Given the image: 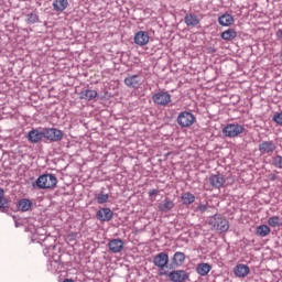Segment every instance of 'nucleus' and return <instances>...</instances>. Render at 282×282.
<instances>
[{"label": "nucleus", "mask_w": 282, "mask_h": 282, "mask_svg": "<svg viewBox=\"0 0 282 282\" xmlns=\"http://www.w3.org/2000/svg\"><path fill=\"white\" fill-rule=\"evenodd\" d=\"M208 182L213 188H221V186L226 184V177H224L221 174H212Z\"/></svg>", "instance_id": "obj_15"}, {"label": "nucleus", "mask_w": 282, "mask_h": 282, "mask_svg": "<svg viewBox=\"0 0 282 282\" xmlns=\"http://www.w3.org/2000/svg\"><path fill=\"white\" fill-rule=\"evenodd\" d=\"M243 131H246V128L239 123H228L223 129V133L226 138H237V135H241Z\"/></svg>", "instance_id": "obj_6"}, {"label": "nucleus", "mask_w": 282, "mask_h": 282, "mask_svg": "<svg viewBox=\"0 0 282 282\" xmlns=\"http://www.w3.org/2000/svg\"><path fill=\"white\" fill-rule=\"evenodd\" d=\"M0 208H10V202L6 198V191L0 187Z\"/></svg>", "instance_id": "obj_29"}, {"label": "nucleus", "mask_w": 282, "mask_h": 282, "mask_svg": "<svg viewBox=\"0 0 282 282\" xmlns=\"http://www.w3.org/2000/svg\"><path fill=\"white\" fill-rule=\"evenodd\" d=\"M95 199L97 204H107V202H109V194L100 192L99 194H96Z\"/></svg>", "instance_id": "obj_31"}, {"label": "nucleus", "mask_w": 282, "mask_h": 282, "mask_svg": "<svg viewBox=\"0 0 282 282\" xmlns=\"http://www.w3.org/2000/svg\"><path fill=\"white\" fill-rule=\"evenodd\" d=\"M186 261V254L182 251H176L172 258L171 265L174 268H180V265H184Z\"/></svg>", "instance_id": "obj_19"}, {"label": "nucleus", "mask_w": 282, "mask_h": 282, "mask_svg": "<svg viewBox=\"0 0 282 282\" xmlns=\"http://www.w3.org/2000/svg\"><path fill=\"white\" fill-rule=\"evenodd\" d=\"M52 7L55 12H65V10H67V8L69 7V1L68 0H53Z\"/></svg>", "instance_id": "obj_21"}, {"label": "nucleus", "mask_w": 282, "mask_h": 282, "mask_svg": "<svg viewBox=\"0 0 282 282\" xmlns=\"http://www.w3.org/2000/svg\"><path fill=\"white\" fill-rule=\"evenodd\" d=\"M98 96V93L96 90L91 89H84L80 91V98L82 100H94Z\"/></svg>", "instance_id": "obj_26"}, {"label": "nucleus", "mask_w": 282, "mask_h": 282, "mask_svg": "<svg viewBox=\"0 0 282 282\" xmlns=\"http://www.w3.org/2000/svg\"><path fill=\"white\" fill-rule=\"evenodd\" d=\"M149 32L147 31H139L134 34L133 41L135 45H139V47H144L149 43Z\"/></svg>", "instance_id": "obj_13"}, {"label": "nucleus", "mask_w": 282, "mask_h": 282, "mask_svg": "<svg viewBox=\"0 0 282 282\" xmlns=\"http://www.w3.org/2000/svg\"><path fill=\"white\" fill-rule=\"evenodd\" d=\"M26 23L28 25H34V23H41V19L36 13H28L26 14Z\"/></svg>", "instance_id": "obj_30"}, {"label": "nucleus", "mask_w": 282, "mask_h": 282, "mask_svg": "<svg viewBox=\"0 0 282 282\" xmlns=\"http://www.w3.org/2000/svg\"><path fill=\"white\" fill-rule=\"evenodd\" d=\"M271 164H272V166H274L275 169H282V156L279 155V154L272 156Z\"/></svg>", "instance_id": "obj_32"}, {"label": "nucleus", "mask_w": 282, "mask_h": 282, "mask_svg": "<svg viewBox=\"0 0 282 282\" xmlns=\"http://www.w3.org/2000/svg\"><path fill=\"white\" fill-rule=\"evenodd\" d=\"M44 138L50 140V142H61L63 140V131L56 128H45Z\"/></svg>", "instance_id": "obj_8"}, {"label": "nucleus", "mask_w": 282, "mask_h": 282, "mask_svg": "<svg viewBox=\"0 0 282 282\" xmlns=\"http://www.w3.org/2000/svg\"><path fill=\"white\" fill-rule=\"evenodd\" d=\"M269 226L271 228H281L282 226V217L281 216H272L268 219Z\"/></svg>", "instance_id": "obj_27"}, {"label": "nucleus", "mask_w": 282, "mask_h": 282, "mask_svg": "<svg viewBox=\"0 0 282 282\" xmlns=\"http://www.w3.org/2000/svg\"><path fill=\"white\" fill-rule=\"evenodd\" d=\"M218 23L223 28H230L235 23V17L230 13H224L218 18Z\"/></svg>", "instance_id": "obj_18"}, {"label": "nucleus", "mask_w": 282, "mask_h": 282, "mask_svg": "<svg viewBox=\"0 0 282 282\" xmlns=\"http://www.w3.org/2000/svg\"><path fill=\"white\" fill-rule=\"evenodd\" d=\"M158 193H159L158 189H150V191L148 192V195H149V197H153V195H156Z\"/></svg>", "instance_id": "obj_35"}, {"label": "nucleus", "mask_w": 282, "mask_h": 282, "mask_svg": "<svg viewBox=\"0 0 282 282\" xmlns=\"http://www.w3.org/2000/svg\"><path fill=\"white\" fill-rule=\"evenodd\" d=\"M155 268H159V275L164 276L163 272H167L165 268H169V253L160 252L153 258Z\"/></svg>", "instance_id": "obj_4"}, {"label": "nucleus", "mask_w": 282, "mask_h": 282, "mask_svg": "<svg viewBox=\"0 0 282 282\" xmlns=\"http://www.w3.org/2000/svg\"><path fill=\"white\" fill-rule=\"evenodd\" d=\"M26 138L32 144H39V142L45 138V130L32 129L29 131Z\"/></svg>", "instance_id": "obj_12"}, {"label": "nucleus", "mask_w": 282, "mask_h": 282, "mask_svg": "<svg viewBox=\"0 0 282 282\" xmlns=\"http://www.w3.org/2000/svg\"><path fill=\"white\" fill-rule=\"evenodd\" d=\"M173 208H175V203H173V200H171L169 197H166L158 205V209L161 213H169L170 210H173Z\"/></svg>", "instance_id": "obj_20"}, {"label": "nucleus", "mask_w": 282, "mask_h": 282, "mask_svg": "<svg viewBox=\"0 0 282 282\" xmlns=\"http://www.w3.org/2000/svg\"><path fill=\"white\" fill-rule=\"evenodd\" d=\"M210 270H213V267L206 262L198 263L196 267V272L199 276H207Z\"/></svg>", "instance_id": "obj_22"}, {"label": "nucleus", "mask_w": 282, "mask_h": 282, "mask_svg": "<svg viewBox=\"0 0 282 282\" xmlns=\"http://www.w3.org/2000/svg\"><path fill=\"white\" fill-rule=\"evenodd\" d=\"M172 96L166 90H160L152 95V102L158 107H166L171 102Z\"/></svg>", "instance_id": "obj_7"}, {"label": "nucleus", "mask_w": 282, "mask_h": 282, "mask_svg": "<svg viewBox=\"0 0 282 282\" xmlns=\"http://www.w3.org/2000/svg\"><path fill=\"white\" fill-rule=\"evenodd\" d=\"M209 226H212L213 230H217V232H228L230 228V223L226 217L221 216V214H215L209 218Z\"/></svg>", "instance_id": "obj_1"}, {"label": "nucleus", "mask_w": 282, "mask_h": 282, "mask_svg": "<svg viewBox=\"0 0 282 282\" xmlns=\"http://www.w3.org/2000/svg\"><path fill=\"white\" fill-rule=\"evenodd\" d=\"M196 210L197 213H206V210H208V205L207 204H199L197 207H196Z\"/></svg>", "instance_id": "obj_34"}, {"label": "nucleus", "mask_w": 282, "mask_h": 282, "mask_svg": "<svg viewBox=\"0 0 282 282\" xmlns=\"http://www.w3.org/2000/svg\"><path fill=\"white\" fill-rule=\"evenodd\" d=\"M261 155H272L276 151V144L274 141H262L258 147Z\"/></svg>", "instance_id": "obj_10"}, {"label": "nucleus", "mask_w": 282, "mask_h": 282, "mask_svg": "<svg viewBox=\"0 0 282 282\" xmlns=\"http://www.w3.org/2000/svg\"><path fill=\"white\" fill-rule=\"evenodd\" d=\"M124 86L130 89H140L142 87V76L140 75H128L123 79Z\"/></svg>", "instance_id": "obj_9"}, {"label": "nucleus", "mask_w": 282, "mask_h": 282, "mask_svg": "<svg viewBox=\"0 0 282 282\" xmlns=\"http://www.w3.org/2000/svg\"><path fill=\"white\" fill-rule=\"evenodd\" d=\"M276 180V176H272V181Z\"/></svg>", "instance_id": "obj_37"}, {"label": "nucleus", "mask_w": 282, "mask_h": 282, "mask_svg": "<svg viewBox=\"0 0 282 282\" xmlns=\"http://www.w3.org/2000/svg\"><path fill=\"white\" fill-rule=\"evenodd\" d=\"M181 199L184 206H191V204H195V195L191 192L183 193Z\"/></svg>", "instance_id": "obj_25"}, {"label": "nucleus", "mask_w": 282, "mask_h": 282, "mask_svg": "<svg viewBox=\"0 0 282 282\" xmlns=\"http://www.w3.org/2000/svg\"><path fill=\"white\" fill-rule=\"evenodd\" d=\"M273 121H275L276 124H279L280 127H282V111L281 112H276L273 116Z\"/></svg>", "instance_id": "obj_33"}, {"label": "nucleus", "mask_w": 282, "mask_h": 282, "mask_svg": "<svg viewBox=\"0 0 282 282\" xmlns=\"http://www.w3.org/2000/svg\"><path fill=\"white\" fill-rule=\"evenodd\" d=\"M220 39L223 41H234V39H237V31L235 29H228L220 34Z\"/></svg>", "instance_id": "obj_24"}, {"label": "nucleus", "mask_w": 282, "mask_h": 282, "mask_svg": "<svg viewBox=\"0 0 282 282\" xmlns=\"http://www.w3.org/2000/svg\"><path fill=\"white\" fill-rule=\"evenodd\" d=\"M17 206L18 210H20L21 213H28V210L32 208V200L28 198H22L18 202Z\"/></svg>", "instance_id": "obj_23"}, {"label": "nucleus", "mask_w": 282, "mask_h": 282, "mask_svg": "<svg viewBox=\"0 0 282 282\" xmlns=\"http://www.w3.org/2000/svg\"><path fill=\"white\" fill-rule=\"evenodd\" d=\"M58 178L55 174H42L35 181V186L40 189L56 188Z\"/></svg>", "instance_id": "obj_2"}, {"label": "nucleus", "mask_w": 282, "mask_h": 282, "mask_svg": "<svg viewBox=\"0 0 282 282\" xmlns=\"http://www.w3.org/2000/svg\"><path fill=\"white\" fill-rule=\"evenodd\" d=\"M256 235L258 237H268L270 235V227L268 225H260L256 229Z\"/></svg>", "instance_id": "obj_28"}, {"label": "nucleus", "mask_w": 282, "mask_h": 282, "mask_svg": "<svg viewBox=\"0 0 282 282\" xmlns=\"http://www.w3.org/2000/svg\"><path fill=\"white\" fill-rule=\"evenodd\" d=\"M176 122L182 129L193 127V124H195V115L186 110L182 111L178 113Z\"/></svg>", "instance_id": "obj_5"}, {"label": "nucleus", "mask_w": 282, "mask_h": 282, "mask_svg": "<svg viewBox=\"0 0 282 282\" xmlns=\"http://www.w3.org/2000/svg\"><path fill=\"white\" fill-rule=\"evenodd\" d=\"M200 21L202 20L199 19V17H197V14L195 13H187L184 17V23L185 25H187V28H197Z\"/></svg>", "instance_id": "obj_16"}, {"label": "nucleus", "mask_w": 282, "mask_h": 282, "mask_svg": "<svg viewBox=\"0 0 282 282\" xmlns=\"http://www.w3.org/2000/svg\"><path fill=\"white\" fill-rule=\"evenodd\" d=\"M163 276H167L170 282H186L191 279V274L186 270L166 271L163 272Z\"/></svg>", "instance_id": "obj_3"}, {"label": "nucleus", "mask_w": 282, "mask_h": 282, "mask_svg": "<svg viewBox=\"0 0 282 282\" xmlns=\"http://www.w3.org/2000/svg\"><path fill=\"white\" fill-rule=\"evenodd\" d=\"M108 248L110 252H122V248H124V242L120 238L112 239L108 242Z\"/></svg>", "instance_id": "obj_17"}, {"label": "nucleus", "mask_w": 282, "mask_h": 282, "mask_svg": "<svg viewBox=\"0 0 282 282\" xmlns=\"http://www.w3.org/2000/svg\"><path fill=\"white\" fill-rule=\"evenodd\" d=\"M98 221H111L113 219V212L109 207H100L96 213Z\"/></svg>", "instance_id": "obj_11"}, {"label": "nucleus", "mask_w": 282, "mask_h": 282, "mask_svg": "<svg viewBox=\"0 0 282 282\" xmlns=\"http://www.w3.org/2000/svg\"><path fill=\"white\" fill-rule=\"evenodd\" d=\"M51 265H54L55 268L57 267V270H58V265H61V261L54 260L51 262Z\"/></svg>", "instance_id": "obj_36"}, {"label": "nucleus", "mask_w": 282, "mask_h": 282, "mask_svg": "<svg viewBox=\"0 0 282 282\" xmlns=\"http://www.w3.org/2000/svg\"><path fill=\"white\" fill-rule=\"evenodd\" d=\"M234 274L235 276H237V279H246V276H248V274H250V267H248V264H237L234 268Z\"/></svg>", "instance_id": "obj_14"}]
</instances>
